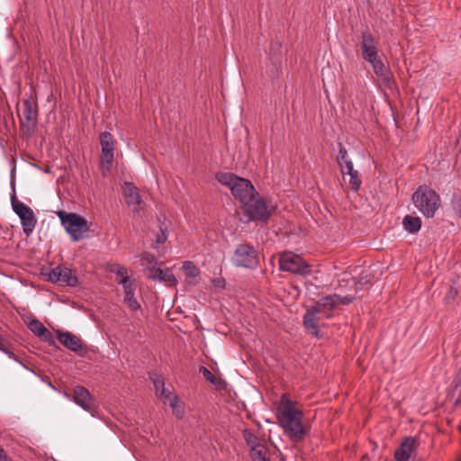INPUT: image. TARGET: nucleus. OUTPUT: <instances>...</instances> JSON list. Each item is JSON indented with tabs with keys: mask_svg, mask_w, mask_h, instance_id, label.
I'll list each match as a JSON object with an SVG mask.
<instances>
[{
	"mask_svg": "<svg viewBox=\"0 0 461 461\" xmlns=\"http://www.w3.org/2000/svg\"><path fill=\"white\" fill-rule=\"evenodd\" d=\"M303 419L304 414L299 408V403L292 400L288 394H282L276 405L277 424L294 441H302L309 432Z\"/></svg>",
	"mask_w": 461,
	"mask_h": 461,
	"instance_id": "1",
	"label": "nucleus"
},
{
	"mask_svg": "<svg viewBox=\"0 0 461 461\" xmlns=\"http://www.w3.org/2000/svg\"><path fill=\"white\" fill-rule=\"evenodd\" d=\"M354 300L351 295L340 296L330 294L320 299L317 303L308 308L303 316V325L307 331L316 338H322L321 325L323 320L332 316L333 309L339 304H349Z\"/></svg>",
	"mask_w": 461,
	"mask_h": 461,
	"instance_id": "2",
	"label": "nucleus"
},
{
	"mask_svg": "<svg viewBox=\"0 0 461 461\" xmlns=\"http://www.w3.org/2000/svg\"><path fill=\"white\" fill-rule=\"evenodd\" d=\"M216 179L223 185L230 188L232 195L240 203L247 201L256 194V190L251 182L240 177L232 173L221 172L216 175Z\"/></svg>",
	"mask_w": 461,
	"mask_h": 461,
	"instance_id": "3",
	"label": "nucleus"
},
{
	"mask_svg": "<svg viewBox=\"0 0 461 461\" xmlns=\"http://www.w3.org/2000/svg\"><path fill=\"white\" fill-rule=\"evenodd\" d=\"M58 216L73 241L83 240L90 230L91 223L79 214L59 212Z\"/></svg>",
	"mask_w": 461,
	"mask_h": 461,
	"instance_id": "4",
	"label": "nucleus"
},
{
	"mask_svg": "<svg viewBox=\"0 0 461 461\" xmlns=\"http://www.w3.org/2000/svg\"><path fill=\"white\" fill-rule=\"evenodd\" d=\"M412 201L415 207L427 217H433L439 206V196L427 185H420L414 192Z\"/></svg>",
	"mask_w": 461,
	"mask_h": 461,
	"instance_id": "5",
	"label": "nucleus"
},
{
	"mask_svg": "<svg viewBox=\"0 0 461 461\" xmlns=\"http://www.w3.org/2000/svg\"><path fill=\"white\" fill-rule=\"evenodd\" d=\"M101 145L100 171L103 176L106 177L111 172L114 160V151L117 141L114 137L107 131L102 132L99 137Z\"/></svg>",
	"mask_w": 461,
	"mask_h": 461,
	"instance_id": "6",
	"label": "nucleus"
},
{
	"mask_svg": "<svg viewBox=\"0 0 461 461\" xmlns=\"http://www.w3.org/2000/svg\"><path fill=\"white\" fill-rule=\"evenodd\" d=\"M242 211L247 217L246 221H267L270 216L266 203L258 196V194L252 195L247 201L240 203Z\"/></svg>",
	"mask_w": 461,
	"mask_h": 461,
	"instance_id": "7",
	"label": "nucleus"
},
{
	"mask_svg": "<svg viewBox=\"0 0 461 461\" xmlns=\"http://www.w3.org/2000/svg\"><path fill=\"white\" fill-rule=\"evenodd\" d=\"M279 267L283 271L303 276L309 275L312 271L311 266L302 257L292 252L280 255Z\"/></svg>",
	"mask_w": 461,
	"mask_h": 461,
	"instance_id": "8",
	"label": "nucleus"
},
{
	"mask_svg": "<svg viewBox=\"0 0 461 461\" xmlns=\"http://www.w3.org/2000/svg\"><path fill=\"white\" fill-rule=\"evenodd\" d=\"M231 260L234 266L246 268H255L259 262L258 251L247 243L240 244L236 248Z\"/></svg>",
	"mask_w": 461,
	"mask_h": 461,
	"instance_id": "9",
	"label": "nucleus"
},
{
	"mask_svg": "<svg viewBox=\"0 0 461 461\" xmlns=\"http://www.w3.org/2000/svg\"><path fill=\"white\" fill-rule=\"evenodd\" d=\"M12 208L21 220L23 232L27 236H30L37 223V219L32 209L16 200L15 196L12 197Z\"/></svg>",
	"mask_w": 461,
	"mask_h": 461,
	"instance_id": "10",
	"label": "nucleus"
},
{
	"mask_svg": "<svg viewBox=\"0 0 461 461\" xmlns=\"http://www.w3.org/2000/svg\"><path fill=\"white\" fill-rule=\"evenodd\" d=\"M364 60L370 64L377 79L381 81L384 86L392 87L394 82L393 77L379 53L366 58Z\"/></svg>",
	"mask_w": 461,
	"mask_h": 461,
	"instance_id": "11",
	"label": "nucleus"
},
{
	"mask_svg": "<svg viewBox=\"0 0 461 461\" xmlns=\"http://www.w3.org/2000/svg\"><path fill=\"white\" fill-rule=\"evenodd\" d=\"M64 395L93 415L94 399L86 388L77 385L73 389L72 395L68 393H65Z\"/></svg>",
	"mask_w": 461,
	"mask_h": 461,
	"instance_id": "12",
	"label": "nucleus"
},
{
	"mask_svg": "<svg viewBox=\"0 0 461 461\" xmlns=\"http://www.w3.org/2000/svg\"><path fill=\"white\" fill-rule=\"evenodd\" d=\"M419 442L415 438L408 437L402 440L394 451L396 461H409L416 456Z\"/></svg>",
	"mask_w": 461,
	"mask_h": 461,
	"instance_id": "13",
	"label": "nucleus"
},
{
	"mask_svg": "<svg viewBox=\"0 0 461 461\" xmlns=\"http://www.w3.org/2000/svg\"><path fill=\"white\" fill-rule=\"evenodd\" d=\"M123 194L126 203L133 212H140L144 206L140 190L133 184L125 182L123 185Z\"/></svg>",
	"mask_w": 461,
	"mask_h": 461,
	"instance_id": "14",
	"label": "nucleus"
},
{
	"mask_svg": "<svg viewBox=\"0 0 461 461\" xmlns=\"http://www.w3.org/2000/svg\"><path fill=\"white\" fill-rule=\"evenodd\" d=\"M37 107L31 100H23L22 106L19 110V117L21 126L33 125L37 120Z\"/></svg>",
	"mask_w": 461,
	"mask_h": 461,
	"instance_id": "15",
	"label": "nucleus"
},
{
	"mask_svg": "<svg viewBox=\"0 0 461 461\" xmlns=\"http://www.w3.org/2000/svg\"><path fill=\"white\" fill-rule=\"evenodd\" d=\"M360 49L363 59L379 53L377 41L369 31L362 32Z\"/></svg>",
	"mask_w": 461,
	"mask_h": 461,
	"instance_id": "16",
	"label": "nucleus"
},
{
	"mask_svg": "<svg viewBox=\"0 0 461 461\" xmlns=\"http://www.w3.org/2000/svg\"><path fill=\"white\" fill-rule=\"evenodd\" d=\"M122 286L123 301L131 311H138L140 309V304L135 297L136 283L134 281H124Z\"/></svg>",
	"mask_w": 461,
	"mask_h": 461,
	"instance_id": "17",
	"label": "nucleus"
},
{
	"mask_svg": "<svg viewBox=\"0 0 461 461\" xmlns=\"http://www.w3.org/2000/svg\"><path fill=\"white\" fill-rule=\"evenodd\" d=\"M58 338L59 342L71 351L78 352L82 349L81 339L68 331L59 332Z\"/></svg>",
	"mask_w": 461,
	"mask_h": 461,
	"instance_id": "18",
	"label": "nucleus"
},
{
	"mask_svg": "<svg viewBox=\"0 0 461 461\" xmlns=\"http://www.w3.org/2000/svg\"><path fill=\"white\" fill-rule=\"evenodd\" d=\"M402 225L409 233H416L420 230L421 221L419 217L406 215L402 220Z\"/></svg>",
	"mask_w": 461,
	"mask_h": 461,
	"instance_id": "19",
	"label": "nucleus"
},
{
	"mask_svg": "<svg viewBox=\"0 0 461 461\" xmlns=\"http://www.w3.org/2000/svg\"><path fill=\"white\" fill-rule=\"evenodd\" d=\"M109 270H110V272L116 275V276H117L116 281L118 284H120L122 285H123L125 284L124 281H134L135 280V279H131L129 277L127 268L122 265H119V264L111 265Z\"/></svg>",
	"mask_w": 461,
	"mask_h": 461,
	"instance_id": "20",
	"label": "nucleus"
},
{
	"mask_svg": "<svg viewBox=\"0 0 461 461\" xmlns=\"http://www.w3.org/2000/svg\"><path fill=\"white\" fill-rule=\"evenodd\" d=\"M250 456L253 461H270L267 448L264 444L252 447Z\"/></svg>",
	"mask_w": 461,
	"mask_h": 461,
	"instance_id": "21",
	"label": "nucleus"
},
{
	"mask_svg": "<svg viewBox=\"0 0 461 461\" xmlns=\"http://www.w3.org/2000/svg\"><path fill=\"white\" fill-rule=\"evenodd\" d=\"M28 326L31 331L38 337H44L45 335L50 334L44 325L38 320L31 321Z\"/></svg>",
	"mask_w": 461,
	"mask_h": 461,
	"instance_id": "22",
	"label": "nucleus"
},
{
	"mask_svg": "<svg viewBox=\"0 0 461 461\" xmlns=\"http://www.w3.org/2000/svg\"><path fill=\"white\" fill-rule=\"evenodd\" d=\"M61 282L70 286H75L77 284V278L73 275L71 269L61 267Z\"/></svg>",
	"mask_w": 461,
	"mask_h": 461,
	"instance_id": "23",
	"label": "nucleus"
},
{
	"mask_svg": "<svg viewBox=\"0 0 461 461\" xmlns=\"http://www.w3.org/2000/svg\"><path fill=\"white\" fill-rule=\"evenodd\" d=\"M348 176V185L350 188L353 191L357 192L361 185V178L358 171L354 169L352 172L347 173L346 176Z\"/></svg>",
	"mask_w": 461,
	"mask_h": 461,
	"instance_id": "24",
	"label": "nucleus"
},
{
	"mask_svg": "<svg viewBox=\"0 0 461 461\" xmlns=\"http://www.w3.org/2000/svg\"><path fill=\"white\" fill-rule=\"evenodd\" d=\"M150 378L152 379L154 384L156 395L158 397H166L167 394H166L164 381L160 378V376H158V375H151Z\"/></svg>",
	"mask_w": 461,
	"mask_h": 461,
	"instance_id": "25",
	"label": "nucleus"
},
{
	"mask_svg": "<svg viewBox=\"0 0 461 461\" xmlns=\"http://www.w3.org/2000/svg\"><path fill=\"white\" fill-rule=\"evenodd\" d=\"M166 399L167 400L169 405L171 406L173 410V413L178 417L181 418L183 416V411L178 405V399L176 395H173L171 393H167L166 396Z\"/></svg>",
	"mask_w": 461,
	"mask_h": 461,
	"instance_id": "26",
	"label": "nucleus"
},
{
	"mask_svg": "<svg viewBox=\"0 0 461 461\" xmlns=\"http://www.w3.org/2000/svg\"><path fill=\"white\" fill-rule=\"evenodd\" d=\"M183 269L187 276L195 277L199 275L200 271L196 266L191 261H185Z\"/></svg>",
	"mask_w": 461,
	"mask_h": 461,
	"instance_id": "27",
	"label": "nucleus"
},
{
	"mask_svg": "<svg viewBox=\"0 0 461 461\" xmlns=\"http://www.w3.org/2000/svg\"><path fill=\"white\" fill-rule=\"evenodd\" d=\"M141 265L147 269L151 266L157 265V258L149 252H145L140 256Z\"/></svg>",
	"mask_w": 461,
	"mask_h": 461,
	"instance_id": "28",
	"label": "nucleus"
},
{
	"mask_svg": "<svg viewBox=\"0 0 461 461\" xmlns=\"http://www.w3.org/2000/svg\"><path fill=\"white\" fill-rule=\"evenodd\" d=\"M160 281H164V282H167L170 285H176V283H177V280L175 276V275L173 274V272L168 269V268H166L164 269L163 271V274L162 276H160Z\"/></svg>",
	"mask_w": 461,
	"mask_h": 461,
	"instance_id": "29",
	"label": "nucleus"
},
{
	"mask_svg": "<svg viewBox=\"0 0 461 461\" xmlns=\"http://www.w3.org/2000/svg\"><path fill=\"white\" fill-rule=\"evenodd\" d=\"M147 270L149 272V278L160 281V276H162L164 269L157 267V265H154L147 268Z\"/></svg>",
	"mask_w": 461,
	"mask_h": 461,
	"instance_id": "30",
	"label": "nucleus"
},
{
	"mask_svg": "<svg viewBox=\"0 0 461 461\" xmlns=\"http://www.w3.org/2000/svg\"><path fill=\"white\" fill-rule=\"evenodd\" d=\"M147 270L149 272V278L160 281V276H162L164 269L157 267V265H154L147 268Z\"/></svg>",
	"mask_w": 461,
	"mask_h": 461,
	"instance_id": "31",
	"label": "nucleus"
},
{
	"mask_svg": "<svg viewBox=\"0 0 461 461\" xmlns=\"http://www.w3.org/2000/svg\"><path fill=\"white\" fill-rule=\"evenodd\" d=\"M244 438H245L248 445L250 446V448H252V447H254V446L262 444V443L258 442V438L249 430L244 431Z\"/></svg>",
	"mask_w": 461,
	"mask_h": 461,
	"instance_id": "32",
	"label": "nucleus"
},
{
	"mask_svg": "<svg viewBox=\"0 0 461 461\" xmlns=\"http://www.w3.org/2000/svg\"><path fill=\"white\" fill-rule=\"evenodd\" d=\"M49 280L53 283L61 282V267H56L50 272Z\"/></svg>",
	"mask_w": 461,
	"mask_h": 461,
	"instance_id": "33",
	"label": "nucleus"
},
{
	"mask_svg": "<svg viewBox=\"0 0 461 461\" xmlns=\"http://www.w3.org/2000/svg\"><path fill=\"white\" fill-rule=\"evenodd\" d=\"M200 372L203 374V376L209 381L210 383L215 384H216V377L213 375V374L208 370L206 367H201Z\"/></svg>",
	"mask_w": 461,
	"mask_h": 461,
	"instance_id": "34",
	"label": "nucleus"
},
{
	"mask_svg": "<svg viewBox=\"0 0 461 461\" xmlns=\"http://www.w3.org/2000/svg\"><path fill=\"white\" fill-rule=\"evenodd\" d=\"M341 173L343 175V179L346 181V174L348 172H352L354 170L353 163L351 160L345 161L343 165L340 166Z\"/></svg>",
	"mask_w": 461,
	"mask_h": 461,
	"instance_id": "35",
	"label": "nucleus"
},
{
	"mask_svg": "<svg viewBox=\"0 0 461 461\" xmlns=\"http://www.w3.org/2000/svg\"><path fill=\"white\" fill-rule=\"evenodd\" d=\"M350 160L348 156V152L345 148H340L338 156V163L339 166L343 165L345 161Z\"/></svg>",
	"mask_w": 461,
	"mask_h": 461,
	"instance_id": "36",
	"label": "nucleus"
},
{
	"mask_svg": "<svg viewBox=\"0 0 461 461\" xmlns=\"http://www.w3.org/2000/svg\"><path fill=\"white\" fill-rule=\"evenodd\" d=\"M166 240H167V235L165 234V232L162 231L160 234L158 235L156 241L158 244H162L166 241Z\"/></svg>",
	"mask_w": 461,
	"mask_h": 461,
	"instance_id": "37",
	"label": "nucleus"
},
{
	"mask_svg": "<svg viewBox=\"0 0 461 461\" xmlns=\"http://www.w3.org/2000/svg\"><path fill=\"white\" fill-rule=\"evenodd\" d=\"M456 210L457 213L459 214V216L461 217V199L457 201V203L456 204Z\"/></svg>",
	"mask_w": 461,
	"mask_h": 461,
	"instance_id": "38",
	"label": "nucleus"
},
{
	"mask_svg": "<svg viewBox=\"0 0 461 461\" xmlns=\"http://www.w3.org/2000/svg\"><path fill=\"white\" fill-rule=\"evenodd\" d=\"M0 461H6V456L2 447H0Z\"/></svg>",
	"mask_w": 461,
	"mask_h": 461,
	"instance_id": "39",
	"label": "nucleus"
}]
</instances>
